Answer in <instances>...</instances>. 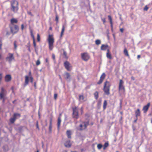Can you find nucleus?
<instances>
[{
    "mask_svg": "<svg viewBox=\"0 0 152 152\" xmlns=\"http://www.w3.org/2000/svg\"><path fill=\"white\" fill-rule=\"evenodd\" d=\"M11 10L14 12H17L18 10V3L15 0L10 1Z\"/></svg>",
    "mask_w": 152,
    "mask_h": 152,
    "instance_id": "obj_1",
    "label": "nucleus"
},
{
    "mask_svg": "<svg viewBox=\"0 0 152 152\" xmlns=\"http://www.w3.org/2000/svg\"><path fill=\"white\" fill-rule=\"evenodd\" d=\"M47 40L48 42L49 49L50 50H52L53 48V45L54 42V39L53 35L49 34Z\"/></svg>",
    "mask_w": 152,
    "mask_h": 152,
    "instance_id": "obj_2",
    "label": "nucleus"
},
{
    "mask_svg": "<svg viewBox=\"0 0 152 152\" xmlns=\"http://www.w3.org/2000/svg\"><path fill=\"white\" fill-rule=\"evenodd\" d=\"M110 84L109 82L106 81L104 83L103 90L105 94L107 95H109Z\"/></svg>",
    "mask_w": 152,
    "mask_h": 152,
    "instance_id": "obj_3",
    "label": "nucleus"
},
{
    "mask_svg": "<svg viewBox=\"0 0 152 152\" xmlns=\"http://www.w3.org/2000/svg\"><path fill=\"white\" fill-rule=\"evenodd\" d=\"M73 114L72 117L74 118H75L76 119H77L79 117L78 111L77 108L76 107L73 108Z\"/></svg>",
    "mask_w": 152,
    "mask_h": 152,
    "instance_id": "obj_4",
    "label": "nucleus"
},
{
    "mask_svg": "<svg viewBox=\"0 0 152 152\" xmlns=\"http://www.w3.org/2000/svg\"><path fill=\"white\" fill-rule=\"evenodd\" d=\"M10 28L11 32L13 34L17 32L19 30L18 26L16 25H15L14 27L10 26Z\"/></svg>",
    "mask_w": 152,
    "mask_h": 152,
    "instance_id": "obj_5",
    "label": "nucleus"
},
{
    "mask_svg": "<svg viewBox=\"0 0 152 152\" xmlns=\"http://www.w3.org/2000/svg\"><path fill=\"white\" fill-rule=\"evenodd\" d=\"M89 124L88 121L86 122H83L82 124H80L79 126V127L80 128L79 130H82L85 129L87 126Z\"/></svg>",
    "mask_w": 152,
    "mask_h": 152,
    "instance_id": "obj_6",
    "label": "nucleus"
},
{
    "mask_svg": "<svg viewBox=\"0 0 152 152\" xmlns=\"http://www.w3.org/2000/svg\"><path fill=\"white\" fill-rule=\"evenodd\" d=\"M6 61H8L10 63H11L12 61L14 59L13 54L9 53L8 56L6 57Z\"/></svg>",
    "mask_w": 152,
    "mask_h": 152,
    "instance_id": "obj_7",
    "label": "nucleus"
},
{
    "mask_svg": "<svg viewBox=\"0 0 152 152\" xmlns=\"http://www.w3.org/2000/svg\"><path fill=\"white\" fill-rule=\"evenodd\" d=\"M82 59L85 61H87L89 58V56L87 53L81 54Z\"/></svg>",
    "mask_w": 152,
    "mask_h": 152,
    "instance_id": "obj_8",
    "label": "nucleus"
},
{
    "mask_svg": "<svg viewBox=\"0 0 152 152\" xmlns=\"http://www.w3.org/2000/svg\"><path fill=\"white\" fill-rule=\"evenodd\" d=\"M6 95V91L5 89L3 88H1V91L0 93V100L2 99L3 97L5 96Z\"/></svg>",
    "mask_w": 152,
    "mask_h": 152,
    "instance_id": "obj_9",
    "label": "nucleus"
},
{
    "mask_svg": "<svg viewBox=\"0 0 152 152\" xmlns=\"http://www.w3.org/2000/svg\"><path fill=\"white\" fill-rule=\"evenodd\" d=\"M124 84V82L122 80H120V82L119 83V91L123 90L124 91H125L124 87L123 86Z\"/></svg>",
    "mask_w": 152,
    "mask_h": 152,
    "instance_id": "obj_10",
    "label": "nucleus"
},
{
    "mask_svg": "<svg viewBox=\"0 0 152 152\" xmlns=\"http://www.w3.org/2000/svg\"><path fill=\"white\" fill-rule=\"evenodd\" d=\"M64 65L65 68L69 71L71 70V66L70 63L67 61H66L64 63Z\"/></svg>",
    "mask_w": 152,
    "mask_h": 152,
    "instance_id": "obj_11",
    "label": "nucleus"
},
{
    "mask_svg": "<svg viewBox=\"0 0 152 152\" xmlns=\"http://www.w3.org/2000/svg\"><path fill=\"white\" fill-rule=\"evenodd\" d=\"M150 105V103H148L147 104L144 106L142 110L143 111L144 113H145L148 111L149 107Z\"/></svg>",
    "mask_w": 152,
    "mask_h": 152,
    "instance_id": "obj_12",
    "label": "nucleus"
},
{
    "mask_svg": "<svg viewBox=\"0 0 152 152\" xmlns=\"http://www.w3.org/2000/svg\"><path fill=\"white\" fill-rule=\"evenodd\" d=\"M105 77V75L104 73H103L100 77V79L99 81L97 82V84H101L104 79Z\"/></svg>",
    "mask_w": 152,
    "mask_h": 152,
    "instance_id": "obj_13",
    "label": "nucleus"
},
{
    "mask_svg": "<svg viewBox=\"0 0 152 152\" xmlns=\"http://www.w3.org/2000/svg\"><path fill=\"white\" fill-rule=\"evenodd\" d=\"M11 77L10 75H7L5 77V80L6 82H9L11 80Z\"/></svg>",
    "mask_w": 152,
    "mask_h": 152,
    "instance_id": "obj_14",
    "label": "nucleus"
},
{
    "mask_svg": "<svg viewBox=\"0 0 152 152\" xmlns=\"http://www.w3.org/2000/svg\"><path fill=\"white\" fill-rule=\"evenodd\" d=\"M65 147L68 148H69L71 145V144L70 143V141L68 140L66 141L64 144Z\"/></svg>",
    "mask_w": 152,
    "mask_h": 152,
    "instance_id": "obj_15",
    "label": "nucleus"
},
{
    "mask_svg": "<svg viewBox=\"0 0 152 152\" xmlns=\"http://www.w3.org/2000/svg\"><path fill=\"white\" fill-rule=\"evenodd\" d=\"M108 47V46L107 45L103 44L101 47V50H105Z\"/></svg>",
    "mask_w": 152,
    "mask_h": 152,
    "instance_id": "obj_16",
    "label": "nucleus"
},
{
    "mask_svg": "<svg viewBox=\"0 0 152 152\" xmlns=\"http://www.w3.org/2000/svg\"><path fill=\"white\" fill-rule=\"evenodd\" d=\"M135 116L136 118L138 116L140 115V110L139 109H137V110L135 111Z\"/></svg>",
    "mask_w": 152,
    "mask_h": 152,
    "instance_id": "obj_17",
    "label": "nucleus"
},
{
    "mask_svg": "<svg viewBox=\"0 0 152 152\" xmlns=\"http://www.w3.org/2000/svg\"><path fill=\"white\" fill-rule=\"evenodd\" d=\"M20 117V114L18 113H14L13 115V117L16 119Z\"/></svg>",
    "mask_w": 152,
    "mask_h": 152,
    "instance_id": "obj_18",
    "label": "nucleus"
},
{
    "mask_svg": "<svg viewBox=\"0 0 152 152\" xmlns=\"http://www.w3.org/2000/svg\"><path fill=\"white\" fill-rule=\"evenodd\" d=\"M107 57L108 58L110 59H111L112 58L111 54L110 53V50L109 49H108L107 50Z\"/></svg>",
    "mask_w": 152,
    "mask_h": 152,
    "instance_id": "obj_19",
    "label": "nucleus"
},
{
    "mask_svg": "<svg viewBox=\"0 0 152 152\" xmlns=\"http://www.w3.org/2000/svg\"><path fill=\"white\" fill-rule=\"evenodd\" d=\"M66 134L68 138H71V135L72 134L70 130H67L66 132Z\"/></svg>",
    "mask_w": 152,
    "mask_h": 152,
    "instance_id": "obj_20",
    "label": "nucleus"
},
{
    "mask_svg": "<svg viewBox=\"0 0 152 152\" xmlns=\"http://www.w3.org/2000/svg\"><path fill=\"white\" fill-rule=\"evenodd\" d=\"M25 84L24 86H26L28 84L29 78L28 76H25Z\"/></svg>",
    "mask_w": 152,
    "mask_h": 152,
    "instance_id": "obj_21",
    "label": "nucleus"
},
{
    "mask_svg": "<svg viewBox=\"0 0 152 152\" xmlns=\"http://www.w3.org/2000/svg\"><path fill=\"white\" fill-rule=\"evenodd\" d=\"M61 117H59L58 119L57 126L58 129L59 128L61 122Z\"/></svg>",
    "mask_w": 152,
    "mask_h": 152,
    "instance_id": "obj_22",
    "label": "nucleus"
},
{
    "mask_svg": "<svg viewBox=\"0 0 152 152\" xmlns=\"http://www.w3.org/2000/svg\"><path fill=\"white\" fill-rule=\"evenodd\" d=\"M64 77L66 79H68L69 78L70 75L69 73L66 72L64 75Z\"/></svg>",
    "mask_w": 152,
    "mask_h": 152,
    "instance_id": "obj_23",
    "label": "nucleus"
},
{
    "mask_svg": "<svg viewBox=\"0 0 152 152\" xmlns=\"http://www.w3.org/2000/svg\"><path fill=\"white\" fill-rule=\"evenodd\" d=\"M79 99L81 102H83L85 101L83 95H80L79 96Z\"/></svg>",
    "mask_w": 152,
    "mask_h": 152,
    "instance_id": "obj_24",
    "label": "nucleus"
},
{
    "mask_svg": "<svg viewBox=\"0 0 152 152\" xmlns=\"http://www.w3.org/2000/svg\"><path fill=\"white\" fill-rule=\"evenodd\" d=\"M11 23L13 24L14 23H17L18 22L17 20L15 18H12L11 20Z\"/></svg>",
    "mask_w": 152,
    "mask_h": 152,
    "instance_id": "obj_25",
    "label": "nucleus"
},
{
    "mask_svg": "<svg viewBox=\"0 0 152 152\" xmlns=\"http://www.w3.org/2000/svg\"><path fill=\"white\" fill-rule=\"evenodd\" d=\"M64 30H65L64 26H62V28L61 31V33L60 37H62V36L63 35V34H64Z\"/></svg>",
    "mask_w": 152,
    "mask_h": 152,
    "instance_id": "obj_26",
    "label": "nucleus"
},
{
    "mask_svg": "<svg viewBox=\"0 0 152 152\" xmlns=\"http://www.w3.org/2000/svg\"><path fill=\"white\" fill-rule=\"evenodd\" d=\"M108 19L110 21V23L111 24V26L112 28L113 27V23L112 22V19L110 15H109L108 16Z\"/></svg>",
    "mask_w": 152,
    "mask_h": 152,
    "instance_id": "obj_27",
    "label": "nucleus"
},
{
    "mask_svg": "<svg viewBox=\"0 0 152 152\" xmlns=\"http://www.w3.org/2000/svg\"><path fill=\"white\" fill-rule=\"evenodd\" d=\"M124 53L125 55H126V56H129V55L128 53V51L126 48H124Z\"/></svg>",
    "mask_w": 152,
    "mask_h": 152,
    "instance_id": "obj_28",
    "label": "nucleus"
},
{
    "mask_svg": "<svg viewBox=\"0 0 152 152\" xmlns=\"http://www.w3.org/2000/svg\"><path fill=\"white\" fill-rule=\"evenodd\" d=\"M107 105V102L106 100H105L104 102L103 106V109L104 110H105L106 109V107Z\"/></svg>",
    "mask_w": 152,
    "mask_h": 152,
    "instance_id": "obj_29",
    "label": "nucleus"
},
{
    "mask_svg": "<svg viewBox=\"0 0 152 152\" xmlns=\"http://www.w3.org/2000/svg\"><path fill=\"white\" fill-rule=\"evenodd\" d=\"M16 120L15 118L13 117V118H10V121L11 123L13 124L15 122Z\"/></svg>",
    "mask_w": 152,
    "mask_h": 152,
    "instance_id": "obj_30",
    "label": "nucleus"
},
{
    "mask_svg": "<svg viewBox=\"0 0 152 152\" xmlns=\"http://www.w3.org/2000/svg\"><path fill=\"white\" fill-rule=\"evenodd\" d=\"M95 44L97 45H99L101 43V41L99 39H96L95 41Z\"/></svg>",
    "mask_w": 152,
    "mask_h": 152,
    "instance_id": "obj_31",
    "label": "nucleus"
},
{
    "mask_svg": "<svg viewBox=\"0 0 152 152\" xmlns=\"http://www.w3.org/2000/svg\"><path fill=\"white\" fill-rule=\"evenodd\" d=\"M95 98L96 99H97L98 98V93L97 91H96L94 94Z\"/></svg>",
    "mask_w": 152,
    "mask_h": 152,
    "instance_id": "obj_32",
    "label": "nucleus"
},
{
    "mask_svg": "<svg viewBox=\"0 0 152 152\" xmlns=\"http://www.w3.org/2000/svg\"><path fill=\"white\" fill-rule=\"evenodd\" d=\"M51 121L52 120L51 119L50 121V124L49 126V130L50 132L51 131L52 125H51Z\"/></svg>",
    "mask_w": 152,
    "mask_h": 152,
    "instance_id": "obj_33",
    "label": "nucleus"
},
{
    "mask_svg": "<svg viewBox=\"0 0 152 152\" xmlns=\"http://www.w3.org/2000/svg\"><path fill=\"white\" fill-rule=\"evenodd\" d=\"M102 145L100 144H99L97 145V148L99 149H100L102 147Z\"/></svg>",
    "mask_w": 152,
    "mask_h": 152,
    "instance_id": "obj_34",
    "label": "nucleus"
},
{
    "mask_svg": "<svg viewBox=\"0 0 152 152\" xmlns=\"http://www.w3.org/2000/svg\"><path fill=\"white\" fill-rule=\"evenodd\" d=\"M4 150L6 151L8 150V147L7 145H4L3 147Z\"/></svg>",
    "mask_w": 152,
    "mask_h": 152,
    "instance_id": "obj_35",
    "label": "nucleus"
},
{
    "mask_svg": "<svg viewBox=\"0 0 152 152\" xmlns=\"http://www.w3.org/2000/svg\"><path fill=\"white\" fill-rule=\"evenodd\" d=\"M37 40L38 42H39L40 41V37L39 34H37Z\"/></svg>",
    "mask_w": 152,
    "mask_h": 152,
    "instance_id": "obj_36",
    "label": "nucleus"
},
{
    "mask_svg": "<svg viewBox=\"0 0 152 152\" xmlns=\"http://www.w3.org/2000/svg\"><path fill=\"white\" fill-rule=\"evenodd\" d=\"M2 78V74L0 73V84H1V82Z\"/></svg>",
    "mask_w": 152,
    "mask_h": 152,
    "instance_id": "obj_37",
    "label": "nucleus"
},
{
    "mask_svg": "<svg viewBox=\"0 0 152 152\" xmlns=\"http://www.w3.org/2000/svg\"><path fill=\"white\" fill-rule=\"evenodd\" d=\"M40 64V61L39 60H38L37 61L36 63V65L37 66H38Z\"/></svg>",
    "mask_w": 152,
    "mask_h": 152,
    "instance_id": "obj_38",
    "label": "nucleus"
},
{
    "mask_svg": "<svg viewBox=\"0 0 152 152\" xmlns=\"http://www.w3.org/2000/svg\"><path fill=\"white\" fill-rule=\"evenodd\" d=\"M63 55L65 56V58H67V53L64 50L63 51Z\"/></svg>",
    "mask_w": 152,
    "mask_h": 152,
    "instance_id": "obj_39",
    "label": "nucleus"
},
{
    "mask_svg": "<svg viewBox=\"0 0 152 152\" xmlns=\"http://www.w3.org/2000/svg\"><path fill=\"white\" fill-rule=\"evenodd\" d=\"M109 145V144L108 142H105L104 145V146H105V147H106V148Z\"/></svg>",
    "mask_w": 152,
    "mask_h": 152,
    "instance_id": "obj_40",
    "label": "nucleus"
},
{
    "mask_svg": "<svg viewBox=\"0 0 152 152\" xmlns=\"http://www.w3.org/2000/svg\"><path fill=\"white\" fill-rule=\"evenodd\" d=\"M6 99V98L5 96L3 97V98H2V103H4Z\"/></svg>",
    "mask_w": 152,
    "mask_h": 152,
    "instance_id": "obj_41",
    "label": "nucleus"
},
{
    "mask_svg": "<svg viewBox=\"0 0 152 152\" xmlns=\"http://www.w3.org/2000/svg\"><path fill=\"white\" fill-rule=\"evenodd\" d=\"M58 16L57 15H56V20L57 22V23L58 22Z\"/></svg>",
    "mask_w": 152,
    "mask_h": 152,
    "instance_id": "obj_42",
    "label": "nucleus"
},
{
    "mask_svg": "<svg viewBox=\"0 0 152 152\" xmlns=\"http://www.w3.org/2000/svg\"><path fill=\"white\" fill-rule=\"evenodd\" d=\"M14 49H16L17 47V45L16 44V41L14 42Z\"/></svg>",
    "mask_w": 152,
    "mask_h": 152,
    "instance_id": "obj_43",
    "label": "nucleus"
},
{
    "mask_svg": "<svg viewBox=\"0 0 152 152\" xmlns=\"http://www.w3.org/2000/svg\"><path fill=\"white\" fill-rule=\"evenodd\" d=\"M148 7L147 6H145V7L144 8V10L145 11H147L148 9Z\"/></svg>",
    "mask_w": 152,
    "mask_h": 152,
    "instance_id": "obj_44",
    "label": "nucleus"
},
{
    "mask_svg": "<svg viewBox=\"0 0 152 152\" xmlns=\"http://www.w3.org/2000/svg\"><path fill=\"white\" fill-rule=\"evenodd\" d=\"M57 96V94H54V99H55L56 100V99Z\"/></svg>",
    "mask_w": 152,
    "mask_h": 152,
    "instance_id": "obj_45",
    "label": "nucleus"
},
{
    "mask_svg": "<svg viewBox=\"0 0 152 152\" xmlns=\"http://www.w3.org/2000/svg\"><path fill=\"white\" fill-rule=\"evenodd\" d=\"M101 100H99L98 101V106H100L101 105Z\"/></svg>",
    "mask_w": 152,
    "mask_h": 152,
    "instance_id": "obj_46",
    "label": "nucleus"
},
{
    "mask_svg": "<svg viewBox=\"0 0 152 152\" xmlns=\"http://www.w3.org/2000/svg\"><path fill=\"white\" fill-rule=\"evenodd\" d=\"M31 36L33 39V41H35L34 37V35L33 34H31Z\"/></svg>",
    "mask_w": 152,
    "mask_h": 152,
    "instance_id": "obj_47",
    "label": "nucleus"
},
{
    "mask_svg": "<svg viewBox=\"0 0 152 152\" xmlns=\"http://www.w3.org/2000/svg\"><path fill=\"white\" fill-rule=\"evenodd\" d=\"M33 45H34V47L35 48H36V43L35 42V41H33Z\"/></svg>",
    "mask_w": 152,
    "mask_h": 152,
    "instance_id": "obj_48",
    "label": "nucleus"
},
{
    "mask_svg": "<svg viewBox=\"0 0 152 152\" xmlns=\"http://www.w3.org/2000/svg\"><path fill=\"white\" fill-rule=\"evenodd\" d=\"M30 80H31V83H32L33 82V78L32 77H30Z\"/></svg>",
    "mask_w": 152,
    "mask_h": 152,
    "instance_id": "obj_49",
    "label": "nucleus"
},
{
    "mask_svg": "<svg viewBox=\"0 0 152 152\" xmlns=\"http://www.w3.org/2000/svg\"><path fill=\"white\" fill-rule=\"evenodd\" d=\"M36 127H37V128L39 130V126H38V121H37V124H36Z\"/></svg>",
    "mask_w": 152,
    "mask_h": 152,
    "instance_id": "obj_50",
    "label": "nucleus"
},
{
    "mask_svg": "<svg viewBox=\"0 0 152 152\" xmlns=\"http://www.w3.org/2000/svg\"><path fill=\"white\" fill-rule=\"evenodd\" d=\"M124 30L123 28H121L120 29V31L121 33H123Z\"/></svg>",
    "mask_w": 152,
    "mask_h": 152,
    "instance_id": "obj_51",
    "label": "nucleus"
},
{
    "mask_svg": "<svg viewBox=\"0 0 152 152\" xmlns=\"http://www.w3.org/2000/svg\"><path fill=\"white\" fill-rule=\"evenodd\" d=\"M28 13L29 15H30L31 16H33V15L30 12H28Z\"/></svg>",
    "mask_w": 152,
    "mask_h": 152,
    "instance_id": "obj_52",
    "label": "nucleus"
},
{
    "mask_svg": "<svg viewBox=\"0 0 152 152\" xmlns=\"http://www.w3.org/2000/svg\"><path fill=\"white\" fill-rule=\"evenodd\" d=\"M10 32L8 31H7V32H6V35H10Z\"/></svg>",
    "mask_w": 152,
    "mask_h": 152,
    "instance_id": "obj_53",
    "label": "nucleus"
},
{
    "mask_svg": "<svg viewBox=\"0 0 152 152\" xmlns=\"http://www.w3.org/2000/svg\"><path fill=\"white\" fill-rule=\"evenodd\" d=\"M23 28H24V25H23V24H22L21 25V28L22 30H23Z\"/></svg>",
    "mask_w": 152,
    "mask_h": 152,
    "instance_id": "obj_54",
    "label": "nucleus"
},
{
    "mask_svg": "<svg viewBox=\"0 0 152 152\" xmlns=\"http://www.w3.org/2000/svg\"><path fill=\"white\" fill-rule=\"evenodd\" d=\"M52 58L53 60H55V56L54 54L52 55Z\"/></svg>",
    "mask_w": 152,
    "mask_h": 152,
    "instance_id": "obj_55",
    "label": "nucleus"
},
{
    "mask_svg": "<svg viewBox=\"0 0 152 152\" xmlns=\"http://www.w3.org/2000/svg\"><path fill=\"white\" fill-rule=\"evenodd\" d=\"M102 20L103 21L104 23L105 22V18L102 19Z\"/></svg>",
    "mask_w": 152,
    "mask_h": 152,
    "instance_id": "obj_56",
    "label": "nucleus"
},
{
    "mask_svg": "<svg viewBox=\"0 0 152 152\" xmlns=\"http://www.w3.org/2000/svg\"><path fill=\"white\" fill-rule=\"evenodd\" d=\"M2 42L1 39H0V46H2Z\"/></svg>",
    "mask_w": 152,
    "mask_h": 152,
    "instance_id": "obj_57",
    "label": "nucleus"
},
{
    "mask_svg": "<svg viewBox=\"0 0 152 152\" xmlns=\"http://www.w3.org/2000/svg\"><path fill=\"white\" fill-rule=\"evenodd\" d=\"M80 110H81V114H82V113H83V107H82L81 108Z\"/></svg>",
    "mask_w": 152,
    "mask_h": 152,
    "instance_id": "obj_58",
    "label": "nucleus"
},
{
    "mask_svg": "<svg viewBox=\"0 0 152 152\" xmlns=\"http://www.w3.org/2000/svg\"><path fill=\"white\" fill-rule=\"evenodd\" d=\"M137 120V117L136 118V119L134 120V122L136 123Z\"/></svg>",
    "mask_w": 152,
    "mask_h": 152,
    "instance_id": "obj_59",
    "label": "nucleus"
},
{
    "mask_svg": "<svg viewBox=\"0 0 152 152\" xmlns=\"http://www.w3.org/2000/svg\"><path fill=\"white\" fill-rule=\"evenodd\" d=\"M131 78L132 80H134L135 79L134 77H132V76L131 77Z\"/></svg>",
    "mask_w": 152,
    "mask_h": 152,
    "instance_id": "obj_60",
    "label": "nucleus"
},
{
    "mask_svg": "<svg viewBox=\"0 0 152 152\" xmlns=\"http://www.w3.org/2000/svg\"><path fill=\"white\" fill-rule=\"evenodd\" d=\"M16 101V100H14V101H13L12 102V103H13L14 104H15V102Z\"/></svg>",
    "mask_w": 152,
    "mask_h": 152,
    "instance_id": "obj_61",
    "label": "nucleus"
},
{
    "mask_svg": "<svg viewBox=\"0 0 152 152\" xmlns=\"http://www.w3.org/2000/svg\"><path fill=\"white\" fill-rule=\"evenodd\" d=\"M137 58H138V59H139V58H140V55H138V56H137Z\"/></svg>",
    "mask_w": 152,
    "mask_h": 152,
    "instance_id": "obj_62",
    "label": "nucleus"
},
{
    "mask_svg": "<svg viewBox=\"0 0 152 152\" xmlns=\"http://www.w3.org/2000/svg\"><path fill=\"white\" fill-rule=\"evenodd\" d=\"M35 48V51L36 53L37 54H38V52H37V50H36V48Z\"/></svg>",
    "mask_w": 152,
    "mask_h": 152,
    "instance_id": "obj_63",
    "label": "nucleus"
},
{
    "mask_svg": "<svg viewBox=\"0 0 152 152\" xmlns=\"http://www.w3.org/2000/svg\"><path fill=\"white\" fill-rule=\"evenodd\" d=\"M29 76H30L31 75V71H30L29 72Z\"/></svg>",
    "mask_w": 152,
    "mask_h": 152,
    "instance_id": "obj_64",
    "label": "nucleus"
}]
</instances>
